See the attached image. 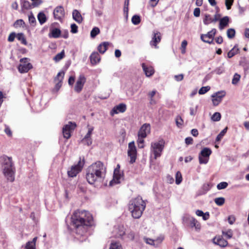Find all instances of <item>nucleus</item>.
Masks as SVG:
<instances>
[{
	"mask_svg": "<svg viewBox=\"0 0 249 249\" xmlns=\"http://www.w3.org/2000/svg\"><path fill=\"white\" fill-rule=\"evenodd\" d=\"M71 223L75 228L77 237L81 241L86 239H80L81 236H84L88 228L92 225L93 218L91 214L85 210H77L71 216Z\"/></svg>",
	"mask_w": 249,
	"mask_h": 249,
	"instance_id": "f257e3e1",
	"label": "nucleus"
},
{
	"mask_svg": "<svg viewBox=\"0 0 249 249\" xmlns=\"http://www.w3.org/2000/svg\"><path fill=\"white\" fill-rule=\"evenodd\" d=\"M106 174L105 165L100 161H96L88 167L87 169L86 179L90 184L103 181Z\"/></svg>",
	"mask_w": 249,
	"mask_h": 249,
	"instance_id": "f03ea898",
	"label": "nucleus"
},
{
	"mask_svg": "<svg viewBox=\"0 0 249 249\" xmlns=\"http://www.w3.org/2000/svg\"><path fill=\"white\" fill-rule=\"evenodd\" d=\"M146 206L144 201L140 196L130 200L128 203V210L134 218H139L142 215Z\"/></svg>",
	"mask_w": 249,
	"mask_h": 249,
	"instance_id": "7ed1b4c3",
	"label": "nucleus"
},
{
	"mask_svg": "<svg viewBox=\"0 0 249 249\" xmlns=\"http://www.w3.org/2000/svg\"><path fill=\"white\" fill-rule=\"evenodd\" d=\"M3 173L7 179L13 182L15 179V169L13 165L12 158L6 156L1 157Z\"/></svg>",
	"mask_w": 249,
	"mask_h": 249,
	"instance_id": "20e7f679",
	"label": "nucleus"
},
{
	"mask_svg": "<svg viewBox=\"0 0 249 249\" xmlns=\"http://www.w3.org/2000/svg\"><path fill=\"white\" fill-rule=\"evenodd\" d=\"M164 141L161 139L157 142H152L151 143L150 151L154 155V158L157 159L161 155L164 147Z\"/></svg>",
	"mask_w": 249,
	"mask_h": 249,
	"instance_id": "39448f33",
	"label": "nucleus"
},
{
	"mask_svg": "<svg viewBox=\"0 0 249 249\" xmlns=\"http://www.w3.org/2000/svg\"><path fill=\"white\" fill-rule=\"evenodd\" d=\"M84 164V160H80L78 163L75 165L72 166L70 170L67 172L69 177L73 178L82 170Z\"/></svg>",
	"mask_w": 249,
	"mask_h": 249,
	"instance_id": "423d86ee",
	"label": "nucleus"
},
{
	"mask_svg": "<svg viewBox=\"0 0 249 249\" xmlns=\"http://www.w3.org/2000/svg\"><path fill=\"white\" fill-rule=\"evenodd\" d=\"M32 68V65L29 62L28 58H23L20 60V64L18 65V69L20 73L27 72Z\"/></svg>",
	"mask_w": 249,
	"mask_h": 249,
	"instance_id": "0eeeda50",
	"label": "nucleus"
},
{
	"mask_svg": "<svg viewBox=\"0 0 249 249\" xmlns=\"http://www.w3.org/2000/svg\"><path fill=\"white\" fill-rule=\"evenodd\" d=\"M212 151L209 148H204L199 155V162L200 164H206L209 160Z\"/></svg>",
	"mask_w": 249,
	"mask_h": 249,
	"instance_id": "6e6552de",
	"label": "nucleus"
},
{
	"mask_svg": "<svg viewBox=\"0 0 249 249\" xmlns=\"http://www.w3.org/2000/svg\"><path fill=\"white\" fill-rule=\"evenodd\" d=\"M127 153L128 157L130 158V163H133L135 162L137 157V150L134 142L129 143Z\"/></svg>",
	"mask_w": 249,
	"mask_h": 249,
	"instance_id": "1a4fd4ad",
	"label": "nucleus"
},
{
	"mask_svg": "<svg viewBox=\"0 0 249 249\" xmlns=\"http://www.w3.org/2000/svg\"><path fill=\"white\" fill-rule=\"evenodd\" d=\"M76 127V124L72 123L71 122L65 125L62 129L63 136L65 138L68 139L71 136V132Z\"/></svg>",
	"mask_w": 249,
	"mask_h": 249,
	"instance_id": "9d476101",
	"label": "nucleus"
},
{
	"mask_svg": "<svg viewBox=\"0 0 249 249\" xmlns=\"http://www.w3.org/2000/svg\"><path fill=\"white\" fill-rule=\"evenodd\" d=\"M226 95L224 90L218 91L212 95L213 104L214 106H218L222 101L223 98Z\"/></svg>",
	"mask_w": 249,
	"mask_h": 249,
	"instance_id": "9b49d317",
	"label": "nucleus"
},
{
	"mask_svg": "<svg viewBox=\"0 0 249 249\" xmlns=\"http://www.w3.org/2000/svg\"><path fill=\"white\" fill-rule=\"evenodd\" d=\"M215 29H213L211 31L206 34H202L200 36L201 40L206 43L211 44L213 42V39L216 34Z\"/></svg>",
	"mask_w": 249,
	"mask_h": 249,
	"instance_id": "f8f14e48",
	"label": "nucleus"
},
{
	"mask_svg": "<svg viewBox=\"0 0 249 249\" xmlns=\"http://www.w3.org/2000/svg\"><path fill=\"white\" fill-rule=\"evenodd\" d=\"M150 133V125L149 124H143L140 128L138 136L145 138Z\"/></svg>",
	"mask_w": 249,
	"mask_h": 249,
	"instance_id": "ddd939ff",
	"label": "nucleus"
},
{
	"mask_svg": "<svg viewBox=\"0 0 249 249\" xmlns=\"http://www.w3.org/2000/svg\"><path fill=\"white\" fill-rule=\"evenodd\" d=\"M161 34L159 32H153V36L150 42V44L151 46L154 47L156 49L158 48V44L160 42L161 40Z\"/></svg>",
	"mask_w": 249,
	"mask_h": 249,
	"instance_id": "4468645a",
	"label": "nucleus"
},
{
	"mask_svg": "<svg viewBox=\"0 0 249 249\" xmlns=\"http://www.w3.org/2000/svg\"><path fill=\"white\" fill-rule=\"evenodd\" d=\"M65 12L63 7H56L53 11V16L55 19L61 20L64 17Z\"/></svg>",
	"mask_w": 249,
	"mask_h": 249,
	"instance_id": "2eb2a0df",
	"label": "nucleus"
},
{
	"mask_svg": "<svg viewBox=\"0 0 249 249\" xmlns=\"http://www.w3.org/2000/svg\"><path fill=\"white\" fill-rule=\"evenodd\" d=\"M86 82V78L83 75L79 76L74 87L75 90L79 92L83 89V86Z\"/></svg>",
	"mask_w": 249,
	"mask_h": 249,
	"instance_id": "dca6fc26",
	"label": "nucleus"
},
{
	"mask_svg": "<svg viewBox=\"0 0 249 249\" xmlns=\"http://www.w3.org/2000/svg\"><path fill=\"white\" fill-rule=\"evenodd\" d=\"M187 218L191 227L195 228L196 231H199L201 229L200 223L193 217L188 216Z\"/></svg>",
	"mask_w": 249,
	"mask_h": 249,
	"instance_id": "f3484780",
	"label": "nucleus"
},
{
	"mask_svg": "<svg viewBox=\"0 0 249 249\" xmlns=\"http://www.w3.org/2000/svg\"><path fill=\"white\" fill-rule=\"evenodd\" d=\"M126 109V106L124 104H120L119 105L114 107L111 111V115L114 114H118L119 113H123Z\"/></svg>",
	"mask_w": 249,
	"mask_h": 249,
	"instance_id": "a211bd4d",
	"label": "nucleus"
},
{
	"mask_svg": "<svg viewBox=\"0 0 249 249\" xmlns=\"http://www.w3.org/2000/svg\"><path fill=\"white\" fill-rule=\"evenodd\" d=\"M64 76V72L63 71L59 72L55 79V81H58V82L56 83L54 89L58 91L62 86V80Z\"/></svg>",
	"mask_w": 249,
	"mask_h": 249,
	"instance_id": "6ab92c4d",
	"label": "nucleus"
},
{
	"mask_svg": "<svg viewBox=\"0 0 249 249\" xmlns=\"http://www.w3.org/2000/svg\"><path fill=\"white\" fill-rule=\"evenodd\" d=\"M213 242L215 244L222 247H225L228 245V242L220 236L215 237L213 239Z\"/></svg>",
	"mask_w": 249,
	"mask_h": 249,
	"instance_id": "aec40b11",
	"label": "nucleus"
},
{
	"mask_svg": "<svg viewBox=\"0 0 249 249\" xmlns=\"http://www.w3.org/2000/svg\"><path fill=\"white\" fill-rule=\"evenodd\" d=\"M90 59L92 65H96L100 62L101 58L97 52H93L90 56Z\"/></svg>",
	"mask_w": 249,
	"mask_h": 249,
	"instance_id": "412c9836",
	"label": "nucleus"
},
{
	"mask_svg": "<svg viewBox=\"0 0 249 249\" xmlns=\"http://www.w3.org/2000/svg\"><path fill=\"white\" fill-rule=\"evenodd\" d=\"M73 19L77 23H80L83 21V18L80 13L77 10H74L72 12Z\"/></svg>",
	"mask_w": 249,
	"mask_h": 249,
	"instance_id": "4be33fe9",
	"label": "nucleus"
},
{
	"mask_svg": "<svg viewBox=\"0 0 249 249\" xmlns=\"http://www.w3.org/2000/svg\"><path fill=\"white\" fill-rule=\"evenodd\" d=\"M229 18L228 17H224L220 19L219 21V29L222 30L225 27H226L229 23Z\"/></svg>",
	"mask_w": 249,
	"mask_h": 249,
	"instance_id": "5701e85b",
	"label": "nucleus"
},
{
	"mask_svg": "<svg viewBox=\"0 0 249 249\" xmlns=\"http://www.w3.org/2000/svg\"><path fill=\"white\" fill-rule=\"evenodd\" d=\"M142 67L143 71H144V72L145 73V75L149 77L153 74V73L154 72V69L153 67H148L146 66L143 63L142 64Z\"/></svg>",
	"mask_w": 249,
	"mask_h": 249,
	"instance_id": "b1692460",
	"label": "nucleus"
},
{
	"mask_svg": "<svg viewBox=\"0 0 249 249\" xmlns=\"http://www.w3.org/2000/svg\"><path fill=\"white\" fill-rule=\"evenodd\" d=\"M110 43L108 42H104L101 43L98 47V50L101 53H104L107 51Z\"/></svg>",
	"mask_w": 249,
	"mask_h": 249,
	"instance_id": "393cba45",
	"label": "nucleus"
},
{
	"mask_svg": "<svg viewBox=\"0 0 249 249\" xmlns=\"http://www.w3.org/2000/svg\"><path fill=\"white\" fill-rule=\"evenodd\" d=\"M61 34V31L58 28H53L51 29V33L49 35L50 37L54 38H58Z\"/></svg>",
	"mask_w": 249,
	"mask_h": 249,
	"instance_id": "a878e982",
	"label": "nucleus"
},
{
	"mask_svg": "<svg viewBox=\"0 0 249 249\" xmlns=\"http://www.w3.org/2000/svg\"><path fill=\"white\" fill-rule=\"evenodd\" d=\"M122 178V175L120 170L117 168H115L114 171L113 179L112 181H115L116 183H119L120 180Z\"/></svg>",
	"mask_w": 249,
	"mask_h": 249,
	"instance_id": "bb28decb",
	"label": "nucleus"
},
{
	"mask_svg": "<svg viewBox=\"0 0 249 249\" xmlns=\"http://www.w3.org/2000/svg\"><path fill=\"white\" fill-rule=\"evenodd\" d=\"M196 214L198 216H202L204 220L208 219L210 216L209 213H204L203 211L199 210L196 211Z\"/></svg>",
	"mask_w": 249,
	"mask_h": 249,
	"instance_id": "cd10ccee",
	"label": "nucleus"
},
{
	"mask_svg": "<svg viewBox=\"0 0 249 249\" xmlns=\"http://www.w3.org/2000/svg\"><path fill=\"white\" fill-rule=\"evenodd\" d=\"M37 19L41 25L43 24L47 21L46 16L43 12H40L38 14Z\"/></svg>",
	"mask_w": 249,
	"mask_h": 249,
	"instance_id": "c85d7f7f",
	"label": "nucleus"
},
{
	"mask_svg": "<svg viewBox=\"0 0 249 249\" xmlns=\"http://www.w3.org/2000/svg\"><path fill=\"white\" fill-rule=\"evenodd\" d=\"M21 5L22 9H29L34 7L32 3L31 4L29 1L26 0H21Z\"/></svg>",
	"mask_w": 249,
	"mask_h": 249,
	"instance_id": "c756f323",
	"label": "nucleus"
},
{
	"mask_svg": "<svg viewBox=\"0 0 249 249\" xmlns=\"http://www.w3.org/2000/svg\"><path fill=\"white\" fill-rule=\"evenodd\" d=\"M213 18L209 14H205V17L203 18V23L205 25H208L210 23L213 22Z\"/></svg>",
	"mask_w": 249,
	"mask_h": 249,
	"instance_id": "7c9ffc66",
	"label": "nucleus"
},
{
	"mask_svg": "<svg viewBox=\"0 0 249 249\" xmlns=\"http://www.w3.org/2000/svg\"><path fill=\"white\" fill-rule=\"evenodd\" d=\"M65 56L64 50H62L60 53H57L53 58L55 62H58L61 60Z\"/></svg>",
	"mask_w": 249,
	"mask_h": 249,
	"instance_id": "2f4dec72",
	"label": "nucleus"
},
{
	"mask_svg": "<svg viewBox=\"0 0 249 249\" xmlns=\"http://www.w3.org/2000/svg\"><path fill=\"white\" fill-rule=\"evenodd\" d=\"M100 33V29L99 28L95 27L90 32V36L92 38H94L97 35Z\"/></svg>",
	"mask_w": 249,
	"mask_h": 249,
	"instance_id": "473e14b6",
	"label": "nucleus"
},
{
	"mask_svg": "<svg viewBox=\"0 0 249 249\" xmlns=\"http://www.w3.org/2000/svg\"><path fill=\"white\" fill-rule=\"evenodd\" d=\"M221 118V116L219 112H215L211 117V119L213 121L217 122L220 120Z\"/></svg>",
	"mask_w": 249,
	"mask_h": 249,
	"instance_id": "72a5a7b5",
	"label": "nucleus"
},
{
	"mask_svg": "<svg viewBox=\"0 0 249 249\" xmlns=\"http://www.w3.org/2000/svg\"><path fill=\"white\" fill-rule=\"evenodd\" d=\"M235 31L234 29L231 28L227 30V35L229 38L231 39L235 36Z\"/></svg>",
	"mask_w": 249,
	"mask_h": 249,
	"instance_id": "f704fd0d",
	"label": "nucleus"
},
{
	"mask_svg": "<svg viewBox=\"0 0 249 249\" xmlns=\"http://www.w3.org/2000/svg\"><path fill=\"white\" fill-rule=\"evenodd\" d=\"M238 49L235 48V47L233 48L231 50H230L227 54L228 57L229 58H231L234 55H235L238 53Z\"/></svg>",
	"mask_w": 249,
	"mask_h": 249,
	"instance_id": "c9c22d12",
	"label": "nucleus"
},
{
	"mask_svg": "<svg viewBox=\"0 0 249 249\" xmlns=\"http://www.w3.org/2000/svg\"><path fill=\"white\" fill-rule=\"evenodd\" d=\"M210 187L209 184H204L201 188V190L200 191L199 193V195H203L206 193V192L209 190Z\"/></svg>",
	"mask_w": 249,
	"mask_h": 249,
	"instance_id": "e433bc0d",
	"label": "nucleus"
},
{
	"mask_svg": "<svg viewBox=\"0 0 249 249\" xmlns=\"http://www.w3.org/2000/svg\"><path fill=\"white\" fill-rule=\"evenodd\" d=\"M131 21L134 25H138L141 21L140 17L138 15H134L132 17Z\"/></svg>",
	"mask_w": 249,
	"mask_h": 249,
	"instance_id": "4c0bfd02",
	"label": "nucleus"
},
{
	"mask_svg": "<svg viewBox=\"0 0 249 249\" xmlns=\"http://www.w3.org/2000/svg\"><path fill=\"white\" fill-rule=\"evenodd\" d=\"M182 181V176L180 172L178 171L176 174V183L179 184Z\"/></svg>",
	"mask_w": 249,
	"mask_h": 249,
	"instance_id": "58836bf2",
	"label": "nucleus"
},
{
	"mask_svg": "<svg viewBox=\"0 0 249 249\" xmlns=\"http://www.w3.org/2000/svg\"><path fill=\"white\" fill-rule=\"evenodd\" d=\"M225 71V68L223 66L217 67L213 71L214 73L220 75Z\"/></svg>",
	"mask_w": 249,
	"mask_h": 249,
	"instance_id": "ea45409f",
	"label": "nucleus"
},
{
	"mask_svg": "<svg viewBox=\"0 0 249 249\" xmlns=\"http://www.w3.org/2000/svg\"><path fill=\"white\" fill-rule=\"evenodd\" d=\"M227 131V127L225 128L223 130H222L221 132L217 135L216 140V141H220L223 137L224 136L225 133Z\"/></svg>",
	"mask_w": 249,
	"mask_h": 249,
	"instance_id": "a19ab883",
	"label": "nucleus"
},
{
	"mask_svg": "<svg viewBox=\"0 0 249 249\" xmlns=\"http://www.w3.org/2000/svg\"><path fill=\"white\" fill-rule=\"evenodd\" d=\"M241 76L237 73L234 74L233 77L232 79V84L233 85H236L240 79Z\"/></svg>",
	"mask_w": 249,
	"mask_h": 249,
	"instance_id": "79ce46f5",
	"label": "nucleus"
},
{
	"mask_svg": "<svg viewBox=\"0 0 249 249\" xmlns=\"http://www.w3.org/2000/svg\"><path fill=\"white\" fill-rule=\"evenodd\" d=\"M109 249H123L122 246L119 242L112 243Z\"/></svg>",
	"mask_w": 249,
	"mask_h": 249,
	"instance_id": "37998d69",
	"label": "nucleus"
},
{
	"mask_svg": "<svg viewBox=\"0 0 249 249\" xmlns=\"http://www.w3.org/2000/svg\"><path fill=\"white\" fill-rule=\"evenodd\" d=\"M215 203L218 206H222L225 202V199L223 197H217L214 199Z\"/></svg>",
	"mask_w": 249,
	"mask_h": 249,
	"instance_id": "c03bdc74",
	"label": "nucleus"
},
{
	"mask_svg": "<svg viewBox=\"0 0 249 249\" xmlns=\"http://www.w3.org/2000/svg\"><path fill=\"white\" fill-rule=\"evenodd\" d=\"M144 138H142L141 137L138 136L137 142H138V147L140 148H142L144 146Z\"/></svg>",
	"mask_w": 249,
	"mask_h": 249,
	"instance_id": "a18cd8bd",
	"label": "nucleus"
},
{
	"mask_svg": "<svg viewBox=\"0 0 249 249\" xmlns=\"http://www.w3.org/2000/svg\"><path fill=\"white\" fill-rule=\"evenodd\" d=\"M17 37L19 40H20L21 41L22 43L25 45L26 44L27 42L23 34H18L17 36Z\"/></svg>",
	"mask_w": 249,
	"mask_h": 249,
	"instance_id": "49530a36",
	"label": "nucleus"
},
{
	"mask_svg": "<svg viewBox=\"0 0 249 249\" xmlns=\"http://www.w3.org/2000/svg\"><path fill=\"white\" fill-rule=\"evenodd\" d=\"M176 123L178 127H180L182 125L183 123V121L180 116H178L176 118Z\"/></svg>",
	"mask_w": 249,
	"mask_h": 249,
	"instance_id": "de8ad7c7",
	"label": "nucleus"
},
{
	"mask_svg": "<svg viewBox=\"0 0 249 249\" xmlns=\"http://www.w3.org/2000/svg\"><path fill=\"white\" fill-rule=\"evenodd\" d=\"M210 89V87L209 86L203 87L198 91L199 94H204L208 92Z\"/></svg>",
	"mask_w": 249,
	"mask_h": 249,
	"instance_id": "09e8293b",
	"label": "nucleus"
},
{
	"mask_svg": "<svg viewBox=\"0 0 249 249\" xmlns=\"http://www.w3.org/2000/svg\"><path fill=\"white\" fill-rule=\"evenodd\" d=\"M228 183L226 182H221L217 184V188L218 190L225 189L228 186Z\"/></svg>",
	"mask_w": 249,
	"mask_h": 249,
	"instance_id": "8fccbe9b",
	"label": "nucleus"
},
{
	"mask_svg": "<svg viewBox=\"0 0 249 249\" xmlns=\"http://www.w3.org/2000/svg\"><path fill=\"white\" fill-rule=\"evenodd\" d=\"M94 129V127L93 126H88V131L87 132V133L86 134V135H85V136L84 137V138H85V139H88V138H91V135L92 133V131Z\"/></svg>",
	"mask_w": 249,
	"mask_h": 249,
	"instance_id": "3c124183",
	"label": "nucleus"
},
{
	"mask_svg": "<svg viewBox=\"0 0 249 249\" xmlns=\"http://www.w3.org/2000/svg\"><path fill=\"white\" fill-rule=\"evenodd\" d=\"M28 19L29 22L32 24L33 25H34L36 23V19L34 16H33L32 13H31L28 16Z\"/></svg>",
	"mask_w": 249,
	"mask_h": 249,
	"instance_id": "603ef678",
	"label": "nucleus"
},
{
	"mask_svg": "<svg viewBox=\"0 0 249 249\" xmlns=\"http://www.w3.org/2000/svg\"><path fill=\"white\" fill-rule=\"evenodd\" d=\"M25 24L24 21L22 19L17 20L14 24V26L16 28H18L23 26Z\"/></svg>",
	"mask_w": 249,
	"mask_h": 249,
	"instance_id": "864d4df0",
	"label": "nucleus"
},
{
	"mask_svg": "<svg viewBox=\"0 0 249 249\" xmlns=\"http://www.w3.org/2000/svg\"><path fill=\"white\" fill-rule=\"evenodd\" d=\"M82 142L84 144H87L88 146L92 144V139L91 138H88V139H85V138H84Z\"/></svg>",
	"mask_w": 249,
	"mask_h": 249,
	"instance_id": "5fc2aeb1",
	"label": "nucleus"
},
{
	"mask_svg": "<svg viewBox=\"0 0 249 249\" xmlns=\"http://www.w3.org/2000/svg\"><path fill=\"white\" fill-rule=\"evenodd\" d=\"M222 233L223 234L225 235L229 239L231 238L232 236V232L231 230H229L227 231H223Z\"/></svg>",
	"mask_w": 249,
	"mask_h": 249,
	"instance_id": "6e6d98bb",
	"label": "nucleus"
},
{
	"mask_svg": "<svg viewBox=\"0 0 249 249\" xmlns=\"http://www.w3.org/2000/svg\"><path fill=\"white\" fill-rule=\"evenodd\" d=\"M71 32L72 33L75 34V33H77L78 27L75 24H74V23L72 24L71 26Z\"/></svg>",
	"mask_w": 249,
	"mask_h": 249,
	"instance_id": "4d7b16f0",
	"label": "nucleus"
},
{
	"mask_svg": "<svg viewBox=\"0 0 249 249\" xmlns=\"http://www.w3.org/2000/svg\"><path fill=\"white\" fill-rule=\"evenodd\" d=\"M233 2V0H226L225 4L228 10H229L231 8V6L232 5Z\"/></svg>",
	"mask_w": 249,
	"mask_h": 249,
	"instance_id": "13d9d810",
	"label": "nucleus"
},
{
	"mask_svg": "<svg viewBox=\"0 0 249 249\" xmlns=\"http://www.w3.org/2000/svg\"><path fill=\"white\" fill-rule=\"evenodd\" d=\"M183 77L184 75L183 74H180L174 76V79L178 82L182 81L183 79Z\"/></svg>",
	"mask_w": 249,
	"mask_h": 249,
	"instance_id": "bf43d9fd",
	"label": "nucleus"
},
{
	"mask_svg": "<svg viewBox=\"0 0 249 249\" xmlns=\"http://www.w3.org/2000/svg\"><path fill=\"white\" fill-rule=\"evenodd\" d=\"M144 241L148 244L151 245H154L155 241L153 239L148 238H144Z\"/></svg>",
	"mask_w": 249,
	"mask_h": 249,
	"instance_id": "052dcab7",
	"label": "nucleus"
},
{
	"mask_svg": "<svg viewBox=\"0 0 249 249\" xmlns=\"http://www.w3.org/2000/svg\"><path fill=\"white\" fill-rule=\"evenodd\" d=\"M32 1V5L33 7H36L39 5L41 1L40 0H31Z\"/></svg>",
	"mask_w": 249,
	"mask_h": 249,
	"instance_id": "680f3d73",
	"label": "nucleus"
},
{
	"mask_svg": "<svg viewBox=\"0 0 249 249\" xmlns=\"http://www.w3.org/2000/svg\"><path fill=\"white\" fill-rule=\"evenodd\" d=\"M200 9L199 8H196L194 11V15L196 17H198L200 16Z\"/></svg>",
	"mask_w": 249,
	"mask_h": 249,
	"instance_id": "e2e57ef3",
	"label": "nucleus"
},
{
	"mask_svg": "<svg viewBox=\"0 0 249 249\" xmlns=\"http://www.w3.org/2000/svg\"><path fill=\"white\" fill-rule=\"evenodd\" d=\"M26 249H36V246L32 245L31 243L28 242L26 245Z\"/></svg>",
	"mask_w": 249,
	"mask_h": 249,
	"instance_id": "0e129e2a",
	"label": "nucleus"
},
{
	"mask_svg": "<svg viewBox=\"0 0 249 249\" xmlns=\"http://www.w3.org/2000/svg\"><path fill=\"white\" fill-rule=\"evenodd\" d=\"M235 221V218L234 216L230 215L228 217V222L230 224H232Z\"/></svg>",
	"mask_w": 249,
	"mask_h": 249,
	"instance_id": "69168bd1",
	"label": "nucleus"
},
{
	"mask_svg": "<svg viewBox=\"0 0 249 249\" xmlns=\"http://www.w3.org/2000/svg\"><path fill=\"white\" fill-rule=\"evenodd\" d=\"M15 36H15V33H11L8 37V41L10 42L13 41L15 39Z\"/></svg>",
	"mask_w": 249,
	"mask_h": 249,
	"instance_id": "338daca9",
	"label": "nucleus"
},
{
	"mask_svg": "<svg viewBox=\"0 0 249 249\" xmlns=\"http://www.w3.org/2000/svg\"><path fill=\"white\" fill-rule=\"evenodd\" d=\"M4 132L8 136H11L12 133L10 129L8 127H6L4 129Z\"/></svg>",
	"mask_w": 249,
	"mask_h": 249,
	"instance_id": "774afa93",
	"label": "nucleus"
}]
</instances>
